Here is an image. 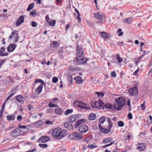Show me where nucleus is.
Wrapping results in <instances>:
<instances>
[{
  "mask_svg": "<svg viewBox=\"0 0 152 152\" xmlns=\"http://www.w3.org/2000/svg\"><path fill=\"white\" fill-rule=\"evenodd\" d=\"M78 119V117L76 115H72L69 117V120L70 121L73 122Z\"/></svg>",
  "mask_w": 152,
  "mask_h": 152,
  "instance_id": "obj_26",
  "label": "nucleus"
},
{
  "mask_svg": "<svg viewBox=\"0 0 152 152\" xmlns=\"http://www.w3.org/2000/svg\"><path fill=\"white\" fill-rule=\"evenodd\" d=\"M43 87V85L41 84L35 91V93L37 95L39 94L42 91Z\"/></svg>",
  "mask_w": 152,
  "mask_h": 152,
  "instance_id": "obj_21",
  "label": "nucleus"
},
{
  "mask_svg": "<svg viewBox=\"0 0 152 152\" xmlns=\"http://www.w3.org/2000/svg\"><path fill=\"white\" fill-rule=\"evenodd\" d=\"M31 26L33 27H35L37 26V23L34 21H32L31 22Z\"/></svg>",
  "mask_w": 152,
  "mask_h": 152,
  "instance_id": "obj_54",
  "label": "nucleus"
},
{
  "mask_svg": "<svg viewBox=\"0 0 152 152\" xmlns=\"http://www.w3.org/2000/svg\"><path fill=\"white\" fill-rule=\"evenodd\" d=\"M100 34V36L104 38H108L110 37L109 34L104 32H101Z\"/></svg>",
  "mask_w": 152,
  "mask_h": 152,
  "instance_id": "obj_24",
  "label": "nucleus"
},
{
  "mask_svg": "<svg viewBox=\"0 0 152 152\" xmlns=\"http://www.w3.org/2000/svg\"><path fill=\"white\" fill-rule=\"evenodd\" d=\"M144 56V55H142L141 56L139 57L136 58V60H139L140 61L143 58Z\"/></svg>",
  "mask_w": 152,
  "mask_h": 152,
  "instance_id": "obj_57",
  "label": "nucleus"
},
{
  "mask_svg": "<svg viewBox=\"0 0 152 152\" xmlns=\"http://www.w3.org/2000/svg\"><path fill=\"white\" fill-rule=\"evenodd\" d=\"M49 140L50 138L48 136H42L38 139V141L41 143L49 141Z\"/></svg>",
  "mask_w": 152,
  "mask_h": 152,
  "instance_id": "obj_13",
  "label": "nucleus"
},
{
  "mask_svg": "<svg viewBox=\"0 0 152 152\" xmlns=\"http://www.w3.org/2000/svg\"><path fill=\"white\" fill-rule=\"evenodd\" d=\"M102 101L99 100L98 101H93L91 103L92 107L101 108L102 107Z\"/></svg>",
  "mask_w": 152,
  "mask_h": 152,
  "instance_id": "obj_6",
  "label": "nucleus"
},
{
  "mask_svg": "<svg viewBox=\"0 0 152 152\" xmlns=\"http://www.w3.org/2000/svg\"><path fill=\"white\" fill-rule=\"evenodd\" d=\"M128 92L132 96L136 95L138 93V90L137 87H134L132 88H129Z\"/></svg>",
  "mask_w": 152,
  "mask_h": 152,
  "instance_id": "obj_8",
  "label": "nucleus"
},
{
  "mask_svg": "<svg viewBox=\"0 0 152 152\" xmlns=\"http://www.w3.org/2000/svg\"><path fill=\"white\" fill-rule=\"evenodd\" d=\"M48 105L50 107H56V105L53 104L52 102H50Z\"/></svg>",
  "mask_w": 152,
  "mask_h": 152,
  "instance_id": "obj_48",
  "label": "nucleus"
},
{
  "mask_svg": "<svg viewBox=\"0 0 152 152\" xmlns=\"http://www.w3.org/2000/svg\"><path fill=\"white\" fill-rule=\"evenodd\" d=\"M59 135L58 136V139H60L65 137L67 134V131L66 130H61V129Z\"/></svg>",
  "mask_w": 152,
  "mask_h": 152,
  "instance_id": "obj_14",
  "label": "nucleus"
},
{
  "mask_svg": "<svg viewBox=\"0 0 152 152\" xmlns=\"http://www.w3.org/2000/svg\"><path fill=\"white\" fill-rule=\"evenodd\" d=\"M115 101L114 107L115 109L119 111L125 105L126 100L123 97L121 96L115 99Z\"/></svg>",
  "mask_w": 152,
  "mask_h": 152,
  "instance_id": "obj_1",
  "label": "nucleus"
},
{
  "mask_svg": "<svg viewBox=\"0 0 152 152\" xmlns=\"http://www.w3.org/2000/svg\"><path fill=\"white\" fill-rule=\"evenodd\" d=\"M88 118L90 120H94L96 118L95 115L94 113L90 114L88 117Z\"/></svg>",
  "mask_w": 152,
  "mask_h": 152,
  "instance_id": "obj_35",
  "label": "nucleus"
},
{
  "mask_svg": "<svg viewBox=\"0 0 152 152\" xmlns=\"http://www.w3.org/2000/svg\"><path fill=\"white\" fill-rule=\"evenodd\" d=\"M132 20L133 18L132 17H129L124 19L123 21L125 23H126L127 24H130L132 22Z\"/></svg>",
  "mask_w": 152,
  "mask_h": 152,
  "instance_id": "obj_28",
  "label": "nucleus"
},
{
  "mask_svg": "<svg viewBox=\"0 0 152 152\" xmlns=\"http://www.w3.org/2000/svg\"><path fill=\"white\" fill-rule=\"evenodd\" d=\"M55 113L58 115H60L63 113V110L60 108H57L55 110Z\"/></svg>",
  "mask_w": 152,
  "mask_h": 152,
  "instance_id": "obj_29",
  "label": "nucleus"
},
{
  "mask_svg": "<svg viewBox=\"0 0 152 152\" xmlns=\"http://www.w3.org/2000/svg\"><path fill=\"white\" fill-rule=\"evenodd\" d=\"M19 130L20 131V133H22V134L26 133L27 132H25L24 130L23 129H19Z\"/></svg>",
  "mask_w": 152,
  "mask_h": 152,
  "instance_id": "obj_56",
  "label": "nucleus"
},
{
  "mask_svg": "<svg viewBox=\"0 0 152 152\" xmlns=\"http://www.w3.org/2000/svg\"><path fill=\"white\" fill-rule=\"evenodd\" d=\"M88 130V127L86 125L80 126L79 128V132L82 133H85Z\"/></svg>",
  "mask_w": 152,
  "mask_h": 152,
  "instance_id": "obj_15",
  "label": "nucleus"
},
{
  "mask_svg": "<svg viewBox=\"0 0 152 152\" xmlns=\"http://www.w3.org/2000/svg\"><path fill=\"white\" fill-rule=\"evenodd\" d=\"M16 47V45L15 44H12L9 45L7 48V50L9 52L13 51Z\"/></svg>",
  "mask_w": 152,
  "mask_h": 152,
  "instance_id": "obj_18",
  "label": "nucleus"
},
{
  "mask_svg": "<svg viewBox=\"0 0 152 152\" xmlns=\"http://www.w3.org/2000/svg\"><path fill=\"white\" fill-rule=\"evenodd\" d=\"M74 105L75 106H77L80 108H85L86 109H90V108L86 107V105L84 103H83L81 101L75 100L73 102Z\"/></svg>",
  "mask_w": 152,
  "mask_h": 152,
  "instance_id": "obj_5",
  "label": "nucleus"
},
{
  "mask_svg": "<svg viewBox=\"0 0 152 152\" xmlns=\"http://www.w3.org/2000/svg\"><path fill=\"white\" fill-rule=\"evenodd\" d=\"M68 83L69 84H71L72 83V78L71 76H69L67 77Z\"/></svg>",
  "mask_w": 152,
  "mask_h": 152,
  "instance_id": "obj_40",
  "label": "nucleus"
},
{
  "mask_svg": "<svg viewBox=\"0 0 152 152\" xmlns=\"http://www.w3.org/2000/svg\"><path fill=\"white\" fill-rule=\"evenodd\" d=\"M61 128L57 127L52 132V134L53 136L56 137L58 139V136L59 135Z\"/></svg>",
  "mask_w": 152,
  "mask_h": 152,
  "instance_id": "obj_12",
  "label": "nucleus"
},
{
  "mask_svg": "<svg viewBox=\"0 0 152 152\" xmlns=\"http://www.w3.org/2000/svg\"><path fill=\"white\" fill-rule=\"evenodd\" d=\"M36 13V11L35 10H33L31 12L30 14L33 15L35 14Z\"/></svg>",
  "mask_w": 152,
  "mask_h": 152,
  "instance_id": "obj_55",
  "label": "nucleus"
},
{
  "mask_svg": "<svg viewBox=\"0 0 152 152\" xmlns=\"http://www.w3.org/2000/svg\"><path fill=\"white\" fill-rule=\"evenodd\" d=\"M69 138L72 140H78L83 138L82 135L78 132H74L71 133L69 135Z\"/></svg>",
  "mask_w": 152,
  "mask_h": 152,
  "instance_id": "obj_2",
  "label": "nucleus"
},
{
  "mask_svg": "<svg viewBox=\"0 0 152 152\" xmlns=\"http://www.w3.org/2000/svg\"><path fill=\"white\" fill-rule=\"evenodd\" d=\"M75 80L77 83L80 84L83 82V80L81 77L79 76H77L75 78Z\"/></svg>",
  "mask_w": 152,
  "mask_h": 152,
  "instance_id": "obj_27",
  "label": "nucleus"
},
{
  "mask_svg": "<svg viewBox=\"0 0 152 152\" xmlns=\"http://www.w3.org/2000/svg\"><path fill=\"white\" fill-rule=\"evenodd\" d=\"M5 60H2L0 61V68L1 66L3 63L5 61Z\"/></svg>",
  "mask_w": 152,
  "mask_h": 152,
  "instance_id": "obj_59",
  "label": "nucleus"
},
{
  "mask_svg": "<svg viewBox=\"0 0 152 152\" xmlns=\"http://www.w3.org/2000/svg\"><path fill=\"white\" fill-rule=\"evenodd\" d=\"M24 18L23 15L20 16L16 22V25L17 26H18L20 25L21 23L24 22Z\"/></svg>",
  "mask_w": 152,
  "mask_h": 152,
  "instance_id": "obj_10",
  "label": "nucleus"
},
{
  "mask_svg": "<svg viewBox=\"0 0 152 152\" xmlns=\"http://www.w3.org/2000/svg\"><path fill=\"white\" fill-rule=\"evenodd\" d=\"M45 123L47 124H52V122L50 121H48L45 122Z\"/></svg>",
  "mask_w": 152,
  "mask_h": 152,
  "instance_id": "obj_62",
  "label": "nucleus"
},
{
  "mask_svg": "<svg viewBox=\"0 0 152 152\" xmlns=\"http://www.w3.org/2000/svg\"><path fill=\"white\" fill-rule=\"evenodd\" d=\"M64 126L65 128L69 130H71L73 129L72 125L69 122H66L64 124Z\"/></svg>",
  "mask_w": 152,
  "mask_h": 152,
  "instance_id": "obj_16",
  "label": "nucleus"
},
{
  "mask_svg": "<svg viewBox=\"0 0 152 152\" xmlns=\"http://www.w3.org/2000/svg\"><path fill=\"white\" fill-rule=\"evenodd\" d=\"M113 140L112 138L111 137H108L104 139L103 140V142L106 143L109 142Z\"/></svg>",
  "mask_w": 152,
  "mask_h": 152,
  "instance_id": "obj_36",
  "label": "nucleus"
},
{
  "mask_svg": "<svg viewBox=\"0 0 152 152\" xmlns=\"http://www.w3.org/2000/svg\"><path fill=\"white\" fill-rule=\"evenodd\" d=\"M116 57L118 63H121L122 62V59L120 57L118 54H117L116 55Z\"/></svg>",
  "mask_w": 152,
  "mask_h": 152,
  "instance_id": "obj_38",
  "label": "nucleus"
},
{
  "mask_svg": "<svg viewBox=\"0 0 152 152\" xmlns=\"http://www.w3.org/2000/svg\"><path fill=\"white\" fill-rule=\"evenodd\" d=\"M6 102H5L2 105V108L1 110H2V111H4V108L5 107V104Z\"/></svg>",
  "mask_w": 152,
  "mask_h": 152,
  "instance_id": "obj_63",
  "label": "nucleus"
},
{
  "mask_svg": "<svg viewBox=\"0 0 152 152\" xmlns=\"http://www.w3.org/2000/svg\"><path fill=\"white\" fill-rule=\"evenodd\" d=\"M105 120V118L104 117H103L100 118L99 119V122L101 124H103Z\"/></svg>",
  "mask_w": 152,
  "mask_h": 152,
  "instance_id": "obj_45",
  "label": "nucleus"
},
{
  "mask_svg": "<svg viewBox=\"0 0 152 152\" xmlns=\"http://www.w3.org/2000/svg\"><path fill=\"white\" fill-rule=\"evenodd\" d=\"M7 119L9 121L13 120L15 118V115H7Z\"/></svg>",
  "mask_w": 152,
  "mask_h": 152,
  "instance_id": "obj_33",
  "label": "nucleus"
},
{
  "mask_svg": "<svg viewBox=\"0 0 152 152\" xmlns=\"http://www.w3.org/2000/svg\"><path fill=\"white\" fill-rule=\"evenodd\" d=\"M77 55L79 56H81L83 55V52L81 45H77Z\"/></svg>",
  "mask_w": 152,
  "mask_h": 152,
  "instance_id": "obj_17",
  "label": "nucleus"
},
{
  "mask_svg": "<svg viewBox=\"0 0 152 152\" xmlns=\"http://www.w3.org/2000/svg\"><path fill=\"white\" fill-rule=\"evenodd\" d=\"M19 127L20 129H23L24 130L25 132H27L28 131V129L25 126L20 125Z\"/></svg>",
  "mask_w": 152,
  "mask_h": 152,
  "instance_id": "obj_44",
  "label": "nucleus"
},
{
  "mask_svg": "<svg viewBox=\"0 0 152 152\" xmlns=\"http://www.w3.org/2000/svg\"><path fill=\"white\" fill-rule=\"evenodd\" d=\"M13 96V94H11L10 95H9L7 98L5 100V102L7 101L9 99H10V98Z\"/></svg>",
  "mask_w": 152,
  "mask_h": 152,
  "instance_id": "obj_50",
  "label": "nucleus"
},
{
  "mask_svg": "<svg viewBox=\"0 0 152 152\" xmlns=\"http://www.w3.org/2000/svg\"><path fill=\"white\" fill-rule=\"evenodd\" d=\"M42 121L41 120L38 121L34 123V126L37 127H39L42 125Z\"/></svg>",
  "mask_w": 152,
  "mask_h": 152,
  "instance_id": "obj_30",
  "label": "nucleus"
},
{
  "mask_svg": "<svg viewBox=\"0 0 152 152\" xmlns=\"http://www.w3.org/2000/svg\"><path fill=\"white\" fill-rule=\"evenodd\" d=\"M35 83H37V82H39L41 83H42L41 84H44V82L41 80L40 79H37L35 81Z\"/></svg>",
  "mask_w": 152,
  "mask_h": 152,
  "instance_id": "obj_47",
  "label": "nucleus"
},
{
  "mask_svg": "<svg viewBox=\"0 0 152 152\" xmlns=\"http://www.w3.org/2000/svg\"><path fill=\"white\" fill-rule=\"evenodd\" d=\"M28 109L29 110H30L31 109L33 108V106L32 105L29 104L28 105Z\"/></svg>",
  "mask_w": 152,
  "mask_h": 152,
  "instance_id": "obj_64",
  "label": "nucleus"
},
{
  "mask_svg": "<svg viewBox=\"0 0 152 152\" xmlns=\"http://www.w3.org/2000/svg\"><path fill=\"white\" fill-rule=\"evenodd\" d=\"M5 49L4 47H2L1 48H0V56H6L8 55L7 53H4Z\"/></svg>",
  "mask_w": 152,
  "mask_h": 152,
  "instance_id": "obj_23",
  "label": "nucleus"
},
{
  "mask_svg": "<svg viewBox=\"0 0 152 152\" xmlns=\"http://www.w3.org/2000/svg\"><path fill=\"white\" fill-rule=\"evenodd\" d=\"M39 146L40 147H41L42 148H46L47 147H48L47 145L46 144H45V143L39 144Z\"/></svg>",
  "mask_w": 152,
  "mask_h": 152,
  "instance_id": "obj_43",
  "label": "nucleus"
},
{
  "mask_svg": "<svg viewBox=\"0 0 152 152\" xmlns=\"http://www.w3.org/2000/svg\"><path fill=\"white\" fill-rule=\"evenodd\" d=\"M138 144L139 145L137 148V149L141 151H144L146 148L145 145L143 143H138Z\"/></svg>",
  "mask_w": 152,
  "mask_h": 152,
  "instance_id": "obj_22",
  "label": "nucleus"
},
{
  "mask_svg": "<svg viewBox=\"0 0 152 152\" xmlns=\"http://www.w3.org/2000/svg\"><path fill=\"white\" fill-rule=\"evenodd\" d=\"M73 112V110L67 109L66 111L65 112L64 114L66 115H67L68 114L70 113H72Z\"/></svg>",
  "mask_w": 152,
  "mask_h": 152,
  "instance_id": "obj_42",
  "label": "nucleus"
},
{
  "mask_svg": "<svg viewBox=\"0 0 152 152\" xmlns=\"http://www.w3.org/2000/svg\"><path fill=\"white\" fill-rule=\"evenodd\" d=\"M85 121V119H81L77 121L75 123V127L77 128L81 124L84 122Z\"/></svg>",
  "mask_w": 152,
  "mask_h": 152,
  "instance_id": "obj_25",
  "label": "nucleus"
},
{
  "mask_svg": "<svg viewBox=\"0 0 152 152\" xmlns=\"http://www.w3.org/2000/svg\"><path fill=\"white\" fill-rule=\"evenodd\" d=\"M45 19H46L47 22L48 23H49V22H50L51 21L50 20V19L49 18V17L48 15H47L45 16Z\"/></svg>",
  "mask_w": 152,
  "mask_h": 152,
  "instance_id": "obj_52",
  "label": "nucleus"
},
{
  "mask_svg": "<svg viewBox=\"0 0 152 152\" xmlns=\"http://www.w3.org/2000/svg\"><path fill=\"white\" fill-rule=\"evenodd\" d=\"M16 32L17 31L15 30L12 31L9 37V39H11L12 38V36H14L13 38V41L15 43L17 42L18 40V35L16 33Z\"/></svg>",
  "mask_w": 152,
  "mask_h": 152,
  "instance_id": "obj_7",
  "label": "nucleus"
},
{
  "mask_svg": "<svg viewBox=\"0 0 152 152\" xmlns=\"http://www.w3.org/2000/svg\"><path fill=\"white\" fill-rule=\"evenodd\" d=\"M56 23V21L55 20H53L49 22V23H48V24L49 26H53L55 25Z\"/></svg>",
  "mask_w": 152,
  "mask_h": 152,
  "instance_id": "obj_41",
  "label": "nucleus"
},
{
  "mask_svg": "<svg viewBox=\"0 0 152 152\" xmlns=\"http://www.w3.org/2000/svg\"><path fill=\"white\" fill-rule=\"evenodd\" d=\"M111 75L113 77H115L116 76V74L115 72H112L111 73Z\"/></svg>",
  "mask_w": 152,
  "mask_h": 152,
  "instance_id": "obj_53",
  "label": "nucleus"
},
{
  "mask_svg": "<svg viewBox=\"0 0 152 152\" xmlns=\"http://www.w3.org/2000/svg\"><path fill=\"white\" fill-rule=\"evenodd\" d=\"M102 107L103 109L105 108L110 109L112 107V105L110 103H106L105 104H104L102 101Z\"/></svg>",
  "mask_w": 152,
  "mask_h": 152,
  "instance_id": "obj_19",
  "label": "nucleus"
},
{
  "mask_svg": "<svg viewBox=\"0 0 152 152\" xmlns=\"http://www.w3.org/2000/svg\"><path fill=\"white\" fill-rule=\"evenodd\" d=\"M94 16L97 19L101 20H102L105 17L104 15L101 12H97L95 13Z\"/></svg>",
  "mask_w": 152,
  "mask_h": 152,
  "instance_id": "obj_11",
  "label": "nucleus"
},
{
  "mask_svg": "<svg viewBox=\"0 0 152 152\" xmlns=\"http://www.w3.org/2000/svg\"><path fill=\"white\" fill-rule=\"evenodd\" d=\"M34 3H32L30 4L27 9V10L28 11H30L34 7Z\"/></svg>",
  "mask_w": 152,
  "mask_h": 152,
  "instance_id": "obj_37",
  "label": "nucleus"
},
{
  "mask_svg": "<svg viewBox=\"0 0 152 152\" xmlns=\"http://www.w3.org/2000/svg\"><path fill=\"white\" fill-rule=\"evenodd\" d=\"M124 125V123L122 121H119L118 122V125L119 127H122Z\"/></svg>",
  "mask_w": 152,
  "mask_h": 152,
  "instance_id": "obj_46",
  "label": "nucleus"
},
{
  "mask_svg": "<svg viewBox=\"0 0 152 152\" xmlns=\"http://www.w3.org/2000/svg\"><path fill=\"white\" fill-rule=\"evenodd\" d=\"M75 11L77 12V16L76 17L77 19V20H78L79 22L81 21V19L80 17V15L79 12L77 10V9H75Z\"/></svg>",
  "mask_w": 152,
  "mask_h": 152,
  "instance_id": "obj_34",
  "label": "nucleus"
},
{
  "mask_svg": "<svg viewBox=\"0 0 152 152\" xmlns=\"http://www.w3.org/2000/svg\"><path fill=\"white\" fill-rule=\"evenodd\" d=\"M91 138L90 137H87L86 139H85L84 141L86 142L87 143H88V142L91 140Z\"/></svg>",
  "mask_w": 152,
  "mask_h": 152,
  "instance_id": "obj_51",
  "label": "nucleus"
},
{
  "mask_svg": "<svg viewBox=\"0 0 152 152\" xmlns=\"http://www.w3.org/2000/svg\"><path fill=\"white\" fill-rule=\"evenodd\" d=\"M107 118L109 124L108 128L107 129H106L103 128L101 131V132L105 134L109 133L111 130V128L112 127V124L110 118L109 117H107Z\"/></svg>",
  "mask_w": 152,
  "mask_h": 152,
  "instance_id": "obj_4",
  "label": "nucleus"
},
{
  "mask_svg": "<svg viewBox=\"0 0 152 152\" xmlns=\"http://www.w3.org/2000/svg\"><path fill=\"white\" fill-rule=\"evenodd\" d=\"M58 80V78L56 77H54L52 79L53 82L54 83H57Z\"/></svg>",
  "mask_w": 152,
  "mask_h": 152,
  "instance_id": "obj_49",
  "label": "nucleus"
},
{
  "mask_svg": "<svg viewBox=\"0 0 152 152\" xmlns=\"http://www.w3.org/2000/svg\"><path fill=\"white\" fill-rule=\"evenodd\" d=\"M95 94L98 96V97H100L102 98L103 97L104 95L103 93L100 92H95Z\"/></svg>",
  "mask_w": 152,
  "mask_h": 152,
  "instance_id": "obj_39",
  "label": "nucleus"
},
{
  "mask_svg": "<svg viewBox=\"0 0 152 152\" xmlns=\"http://www.w3.org/2000/svg\"><path fill=\"white\" fill-rule=\"evenodd\" d=\"M15 99L20 103H23L25 100L24 97L21 95H18L16 96Z\"/></svg>",
  "mask_w": 152,
  "mask_h": 152,
  "instance_id": "obj_20",
  "label": "nucleus"
},
{
  "mask_svg": "<svg viewBox=\"0 0 152 152\" xmlns=\"http://www.w3.org/2000/svg\"><path fill=\"white\" fill-rule=\"evenodd\" d=\"M97 146L95 143L93 144H89L88 145V147L89 149H93L97 147Z\"/></svg>",
  "mask_w": 152,
  "mask_h": 152,
  "instance_id": "obj_32",
  "label": "nucleus"
},
{
  "mask_svg": "<svg viewBox=\"0 0 152 152\" xmlns=\"http://www.w3.org/2000/svg\"><path fill=\"white\" fill-rule=\"evenodd\" d=\"M22 117L20 115H18L17 117V119L18 121H20L22 120Z\"/></svg>",
  "mask_w": 152,
  "mask_h": 152,
  "instance_id": "obj_60",
  "label": "nucleus"
},
{
  "mask_svg": "<svg viewBox=\"0 0 152 152\" xmlns=\"http://www.w3.org/2000/svg\"><path fill=\"white\" fill-rule=\"evenodd\" d=\"M141 107H142V109L143 110H144L145 109L146 107H145V105L144 104V103H143V104H142L141 105Z\"/></svg>",
  "mask_w": 152,
  "mask_h": 152,
  "instance_id": "obj_61",
  "label": "nucleus"
},
{
  "mask_svg": "<svg viewBox=\"0 0 152 152\" xmlns=\"http://www.w3.org/2000/svg\"><path fill=\"white\" fill-rule=\"evenodd\" d=\"M57 42L53 41L51 43V46L53 48H57L59 45Z\"/></svg>",
  "mask_w": 152,
  "mask_h": 152,
  "instance_id": "obj_31",
  "label": "nucleus"
},
{
  "mask_svg": "<svg viewBox=\"0 0 152 152\" xmlns=\"http://www.w3.org/2000/svg\"><path fill=\"white\" fill-rule=\"evenodd\" d=\"M20 131L19 129H16L12 130L11 132V135L12 137H17L18 136L20 135H22V133H20Z\"/></svg>",
  "mask_w": 152,
  "mask_h": 152,
  "instance_id": "obj_9",
  "label": "nucleus"
},
{
  "mask_svg": "<svg viewBox=\"0 0 152 152\" xmlns=\"http://www.w3.org/2000/svg\"><path fill=\"white\" fill-rule=\"evenodd\" d=\"M128 118L129 119H130L132 118V115L131 113H129L128 115Z\"/></svg>",
  "mask_w": 152,
  "mask_h": 152,
  "instance_id": "obj_58",
  "label": "nucleus"
},
{
  "mask_svg": "<svg viewBox=\"0 0 152 152\" xmlns=\"http://www.w3.org/2000/svg\"><path fill=\"white\" fill-rule=\"evenodd\" d=\"M87 60L86 58H83L80 56H79L75 59L74 63L75 65L82 64L85 63Z\"/></svg>",
  "mask_w": 152,
  "mask_h": 152,
  "instance_id": "obj_3",
  "label": "nucleus"
}]
</instances>
